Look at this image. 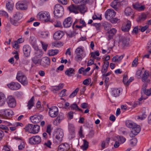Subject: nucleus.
I'll list each match as a JSON object with an SVG mask.
<instances>
[{"instance_id":"nucleus-1","label":"nucleus","mask_w":151,"mask_h":151,"mask_svg":"<svg viewBox=\"0 0 151 151\" xmlns=\"http://www.w3.org/2000/svg\"><path fill=\"white\" fill-rule=\"evenodd\" d=\"M63 7L59 4H56L54 7V13L55 17L57 18L61 17L64 14Z\"/></svg>"},{"instance_id":"nucleus-2","label":"nucleus","mask_w":151,"mask_h":151,"mask_svg":"<svg viewBox=\"0 0 151 151\" xmlns=\"http://www.w3.org/2000/svg\"><path fill=\"white\" fill-rule=\"evenodd\" d=\"M64 133L62 129L60 128L57 129L53 134V138L57 139V142H60L63 140Z\"/></svg>"},{"instance_id":"nucleus-3","label":"nucleus","mask_w":151,"mask_h":151,"mask_svg":"<svg viewBox=\"0 0 151 151\" xmlns=\"http://www.w3.org/2000/svg\"><path fill=\"white\" fill-rule=\"evenodd\" d=\"M16 78L23 85L25 86L27 84L28 81L27 78L21 71H19L17 73Z\"/></svg>"},{"instance_id":"nucleus-4","label":"nucleus","mask_w":151,"mask_h":151,"mask_svg":"<svg viewBox=\"0 0 151 151\" xmlns=\"http://www.w3.org/2000/svg\"><path fill=\"white\" fill-rule=\"evenodd\" d=\"M23 14L19 12H17L12 18L10 19L11 23L13 25L17 26L19 24V21L22 18Z\"/></svg>"},{"instance_id":"nucleus-5","label":"nucleus","mask_w":151,"mask_h":151,"mask_svg":"<svg viewBox=\"0 0 151 151\" xmlns=\"http://www.w3.org/2000/svg\"><path fill=\"white\" fill-rule=\"evenodd\" d=\"M37 18L45 22H47L50 21V16L49 13L47 12H40L37 15Z\"/></svg>"},{"instance_id":"nucleus-6","label":"nucleus","mask_w":151,"mask_h":151,"mask_svg":"<svg viewBox=\"0 0 151 151\" xmlns=\"http://www.w3.org/2000/svg\"><path fill=\"white\" fill-rule=\"evenodd\" d=\"M49 109V114L51 117L54 118L56 117L58 114V110L57 107L53 106L50 108H48Z\"/></svg>"},{"instance_id":"nucleus-7","label":"nucleus","mask_w":151,"mask_h":151,"mask_svg":"<svg viewBox=\"0 0 151 151\" xmlns=\"http://www.w3.org/2000/svg\"><path fill=\"white\" fill-rule=\"evenodd\" d=\"M50 59L48 57H45L40 59V65L44 68H47L50 65Z\"/></svg>"},{"instance_id":"nucleus-8","label":"nucleus","mask_w":151,"mask_h":151,"mask_svg":"<svg viewBox=\"0 0 151 151\" xmlns=\"http://www.w3.org/2000/svg\"><path fill=\"white\" fill-rule=\"evenodd\" d=\"M7 86L9 88L12 90H17L21 87V85L19 83L14 82H12L8 84Z\"/></svg>"},{"instance_id":"nucleus-9","label":"nucleus","mask_w":151,"mask_h":151,"mask_svg":"<svg viewBox=\"0 0 151 151\" xmlns=\"http://www.w3.org/2000/svg\"><path fill=\"white\" fill-rule=\"evenodd\" d=\"M141 130L140 126L136 124L133 128L131 132L129 133V136L131 137H134L135 135L137 134Z\"/></svg>"},{"instance_id":"nucleus-10","label":"nucleus","mask_w":151,"mask_h":151,"mask_svg":"<svg viewBox=\"0 0 151 151\" xmlns=\"http://www.w3.org/2000/svg\"><path fill=\"white\" fill-rule=\"evenodd\" d=\"M41 138L39 136H33L30 138L29 140V142L31 144H37L41 142Z\"/></svg>"},{"instance_id":"nucleus-11","label":"nucleus","mask_w":151,"mask_h":151,"mask_svg":"<svg viewBox=\"0 0 151 151\" xmlns=\"http://www.w3.org/2000/svg\"><path fill=\"white\" fill-rule=\"evenodd\" d=\"M116 14V12L112 9H108L105 13V17L107 19L109 20L112 19L115 17Z\"/></svg>"},{"instance_id":"nucleus-12","label":"nucleus","mask_w":151,"mask_h":151,"mask_svg":"<svg viewBox=\"0 0 151 151\" xmlns=\"http://www.w3.org/2000/svg\"><path fill=\"white\" fill-rule=\"evenodd\" d=\"M0 113L5 117L11 116L13 113L12 110L9 109H3L0 110Z\"/></svg>"},{"instance_id":"nucleus-13","label":"nucleus","mask_w":151,"mask_h":151,"mask_svg":"<svg viewBox=\"0 0 151 151\" xmlns=\"http://www.w3.org/2000/svg\"><path fill=\"white\" fill-rule=\"evenodd\" d=\"M124 0H114L111 4V6L116 10H117L121 5V3Z\"/></svg>"},{"instance_id":"nucleus-14","label":"nucleus","mask_w":151,"mask_h":151,"mask_svg":"<svg viewBox=\"0 0 151 151\" xmlns=\"http://www.w3.org/2000/svg\"><path fill=\"white\" fill-rule=\"evenodd\" d=\"M42 119V116L41 115H35L31 116L30 117V119L32 122L33 123H39Z\"/></svg>"},{"instance_id":"nucleus-15","label":"nucleus","mask_w":151,"mask_h":151,"mask_svg":"<svg viewBox=\"0 0 151 151\" xmlns=\"http://www.w3.org/2000/svg\"><path fill=\"white\" fill-rule=\"evenodd\" d=\"M70 145L67 143L62 144L60 145L58 147V151H69Z\"/></svg>"},{"instance_id":"nucleus-16","label":"nucleus","mask_w":151,"mask_h":151,"mask_svg":"<svg viewBox=\"0 0 151 151\" xmlns=\"http://www.w3.org/2000/svg\"><path fill=\"white\" fill-rule=\"evenodd\" d=\"M24 38L21 37L17 40L13 41L12 42V47H19L20 46L19 44L24 42Z\"/></svg>"},{"instance_id":"nucleus-17","label":"nucleus","mask_w":151,"mask_h":151,"mask_svg":"<svg viewBox=\"0 0 151 151\" xmlns=\"http://www.w3.org/2000/svg\"><path fill=\"white\" fill-rule=\"evenodd\" d=\"M7 102L9 106L11 107H14L16 106L15 100L12 96H9L8 97Z\"/></svg>"},{"instance_id":"nucleus-18","label":"nucleus","mask_w":151,"mask_h":151,"mask_svg":"<svg viewBox=\"0 0 151 151\" xmlns=\"http://www.w3.org/2000/svg\"><path fill=\"white\" fill-rule=\"evenodd\" d=\"M64 119V114L63 113H60L56 119L54 121L53 123L55 125H58Z\"/></svg>"},{"instance_id":"nucleus-19","label":"nucleus","mask_w":151,"mask_h":151,"mask_svg":"<svg viewBox=\"0 0 151 151\" xmlns=\"http://www.w3.org/2000/svg\"><path fill=\"white\" fill-rule=\"evenodd\" d=\"M116 32L117 30L115 28H112L108 31L106 34L108 36V40H110L112 39Z\"/></svg>"},{"instance_id":"nucleus-20","label":"nucleus","mask_w":151,"mask_h":151,"mask_svg":"<svg viewBox=\"0 0 151 151\" xmlns=\"http://www.w3.org/2000/svg\"><path fill=\"white\" fill-rule=\"evenodd\" d=\"M16 7L17 9L22 10H25L27 8L26 4L21 1H19L16 3Z\"/></svg>"},{"instance_id":"nucleus-21","label":"nucleus","mask_w":151,"mask_h":151,"mask_svg":"<svg viewBox=\"0 0 151 151\" xmlns=\"http://www.w3.org/2000/svg\"><path fill=\"white\" fill-rule=\"evenodd\" d=\"M72 22V20L71 18L69 17L64 20L63 22V26L65 27H68L71 26Z\"/></svg>"},{"instance_id":"nucleus-22","label":"nucleus","mask_w":151,"mask_h":151,"mask_svg":"<svg viewBox=\"0 0 151 151\" xmlns=\"http://www.w3.org/2000/svg\"><path fill=\"white\" fill-rule=\"evenodd\" d=\"M131 26V22L130 21L127 20V24L123 25L122 27V30L124 32H127L129 31Z\"/></svg>"},{"instance_id":"nucleus-23","label":"nucleus","mask_w":151,"mask_h":151,"mask_svg":"<svg viewBox=\"0 0 151 151\" xmlns=\"http://www.w3.org/2000/svg\"><path fill=\"white\" fill-rule=\"evenodd\" d=\"M64 35V34L62 31H57L53 35L54 39L55 40H60Z\"/></svg>"},{"instance_id":"nucleus-24","label":"nucleus","mask_w":151,"mask_h":151,"mask_svg":"<svg viewBox=\"0 0 151 151\" xmlns=\"http://www.w3.org/2000/svg\"><path fill=\"white\" fill-rule=\"evenodd\" d=\"M6 98L4 94L0 92V106H2L5 104Z\"/></svg>"},{"instance_id":"nucleus-25","label":"nucleus","mask_w":151,"mask_h":151,"mask_svg":"<svg viewBox=\"0 0 151 151\" xmlns=\"http://www.w3.org/2000/svg\"><path fill=\"white\" fill-rule=\"evenodd\" d=\"M70 12L77 14L78 13L77 8V6L72 4L68 7Z\"/></svg>"},{"instance_id":"nucleus-26","label":"nucleus","mask_w":151,"mask_h":151,"mask_svg":"<svg viewBox=\"0 0 151 151\" xmlns=\"http://www.w3.org/2000/svg\"><path fill=\"white\" fill-rule=\"evenodd\" d=\"M35 50V54L36 56L38 58H41L43 54V52L42 50L38 49V48H34Z\"/></svg>"},{"instance_id":"nucleus-27","label":"nucleus","mask_w":151,"mask_h":151,"mask_svg":"<svg viewBox=\"0 0 151 151\" xmlns=\"http://www.w3.org/2000/svg\"><path fill=\"white\" fill-rule=\"evenodd\" d=\"M40 126L37 124L33 125L32 127V131L30 133L35 134L38 133L40 131Z\"/></svg>"},{"instance_id":"nucleus-28","label":"nucleus","mask_w":151,"mask_h":151,"mask_svg":"<svg viewBox=\"0 0 151 151\" xmlns=\"http://www.w3.org/2000/svg\"><path fill=\"white\" fill-rule=\"evenodd\" d=\"M75 70L72 68H70L65 71V74L68 76L70 77L75 74Z\"/></svg>"},{"instance_id":"nucleus-29","label":"nucleus","mask_w":151,"mask_h":151,"mask_svg":"<svg viewBox=\"0 0 151 151\" xmlns=\"http://www.w3.org/2000/svg\"><path fill=\"white\" fill-rule=\"evenodd\" d=\"M149 76V71L147 70H145L142 75V80L143 82L146 81V80L148 78Z\"/></svg>"},{"instance_id":"nucleus-30","label":"nucleus","mask_w":151,"mask_h":151,"mask_svg":"<svg viewBox=\"0 0 151 151\" xmlns=\"http://www.w3.org/2000/svg\"><path fill=\"white\" fill-rule=\"evenodd\" d=\"M34 96H33L28 102L27 107L29 109H30L34 106Z\"/></svg>"},{"instance_id":"nucleus-31","label":"nucleus","mask_w":151,"mask_h":151,"mask_svg":"<svg viewBox=\"0 0 151 151\" xmlns=\"http://www.w3.org/2000/svg\"><path fill=\"white\" fill-rule=\"evenodd\" d=\"M120 92V89L118 88H114L112 91V95L115 97L119 96Z\"/></svg>"},{"instance_id":"nucleus-32","label":"nucleus","mask_w":151,"mask_h":151,"mask_svg":"<svg viewBox=\"0 0 151 151\" xmlns=\"http://www.w3.org/2000/svg\"><path fill=\"white\" fill-rule=\"evenodd\" d=\"M6 6L8 10L11 11L13 9L14 6L13 3L12 1H8L6 4Z\"/></svg>"},{"instance_id":"nucleus-33","label":"nucleus","mask_w":151,"mask_h":151,"mask_svg":"<svg viewBox=\"0 0 151 151\" xmlns=\"http://www.w3.org/2000/svg\"><path fill=\"white\" fill-rule=\"evenodd\" d=\"M59 52V50L57 49H51L49 50L47 53L49 56H52L57 54Z\"/></svg>"},{"instance_id":"nucleus-34","label":"nucleus","mask_w":151,"mask_h":151,"mask_svg":"<svg viewBox=\"0 0 151 151\" xmlns=\"http://www.w3.org/2000/svg\"><path fill=\"white\" fill-rule=\"evenodd\" d=\"M85 4H83V5L77 6L78 11L79 10L81 13H84L86 10Z\"/></svg>"},{"instance_id":"nucleus-35","label":"nucleus","mask_w":151,"mask_h":151,"mask_svg":"<svg viewBox=\"0 0 151 151\" xmlns=\"http://www.w3.org/2000/svg\"><path fill=\"white\" fill-rule=\"evenodd\" d=\"M31 48H23V51L24 55L27 57L29 55L31 51Z\"/></svg>"},{"instance_id":"nucleus-36","label":"nucleus","mask_w":151,"mask_h":151,"mask_svg":"<svg viewBox=\"0 0 151 151\" xmlns=\"http://www.w3.org/2000/svg\"><path fill=\"white\" fill-rule=\"evenodd\" d=\"M64 43L60 41L55 42L52 43L51 46L59 47L63 46Z\"/></svg>"},{"instance_id":"nucleus-37","label":"nucleus","mask_w":151,"mask_h":151,"mask_svg":"<svg viewBox=\"0 0 151 151\" xmlns=\"http://www.w3.org/2000/svg\"><path fill=\"white\" fill-rule=\"evenodd\" d=\"M136 124L131 121H127L126 122V126L129 128H133Z\"/></svg>"},{"instance_id":"nucleus-38","label":"nucleus","mask_w":151,"mask_h":151,"mask_svg":"<svg viewBox=\"0 0 151 151\" xmlns=\"http://www.w3.org/2000/svg\"><path fill=\"white\" fill-rule=\"evenodd\" d=\"M70 107L71 108V109L77 110H78L79 111H83L82 109H79L78 106L76 104L74 103L70 106Z\"/></svg>"},{"instance_id":"nucleus-39","label":"nucleus","mask_w":151,"mask_h":151,"mask_svg":"<svg viewBox=\"0 0 151 151\" xmlns=\"http://www.w3.org/2000/svg\"><path fill=\"white\" fill-rule=\"evenodd\" d=\"M146 17L145 14H142L137 18V21L138 22H142L146 19Z\"/></svg>"},{"instance_id":"nucleus-40","label":"nucleus","mask_w":151,"mask_h":151,"mask_svg":"<svg viewBox=\"0 0 151 151\" xmlns=\"http://www.w3.org/2000/svg\"><path fill=\"white\" fill-rule=\"evenodd\" d=\"M33 124H28L26 126L24 129L27 132H28L29 133H30L32 131Z\"/></svg>"},{"instance_id":"nucleus-41","label":"nucleus","mask_w":151,"mask_h":151,"mask_svg":"<svg viewBox=\"0 0 151 151\" xmlns=\"http://www.w3.org/2000/svg\"><path fill=\"white\" fill-rule=\"evenodd\" d=\"M91 56L95 59L96 56H99L100 55L99 52L98 50H96L94 52H92L91 53Z\"/></svg>"},{"instance_id":"nucleus-42","label":"nucleus","mask_w":151,"mask_h":151,"mask_svg":"<svg viewBox=\"0 0 151 151\" xmlns=\"http://www.w3.org/2000/svg\"><path fill=\"white\" fill-rule=\"evenodd\" d=\"M79 90L78 88H76L75 90L70 95L69 97L70 98H73L77 93Z\"/></svg>"},{"instance_id":"nucleus-43","label":"nucleus","mask_w":151,"mask_h":151,"mask_svg":"<svg viewBox=\"0 0 151 151\" xmlns=\"http://www.w3.org/2000/svg\"><path fill=\"white\" fill-rule=\"evenodd\" d=\"M83 48H77L75 52L77 54L82 55L83 53Z\"/></svg>"},{"instance_id":"nucleus-44","label":"nucleus","mask_w":151,"mask_h":151,"mask_svg":"<svg viewBox=\"0 0 151 151\" xmlns=\"http://www.w3.org/2000/svg\"><path fill=\"white\" fill-rule=\"evenodd\" d=\"M132 12V9L130 7H127L124 11L125 14L127 16L131 15Z\"/></svg>"},{"instance_id":"nucleus-45","label":"nucleus","mask_w":151,"mask_h":151,"mask_svg":"<svg viewBox=\"0 0 151 151\" xmlns=\"http://www.w3.org/2000/svg\"><path fill=\"white\" fill-rule=\"evenodd\" d=\"M128 76L127 75H124L123 79V82L124 84L126 86H128L129 85L128 82Z\"/></svg>"},{"instance_id":"nucleus-46","label":"nucleus","mask_w":151,"mask_h":151,"mask_svg":"<svg viewBox=\"0 0 151 151\" xmlns=\"http://www.w3.org/2000/svg\"><path fill=\"white\" fill-rule=\"evenodd\" d=\"M52 129V127L51 125L50 124L48 125L47 127L46 132L48 134L49 136L51 135V133Z\"/></svg>"},{"instance_id":"nucleus-47","label":"nucleus","mask_w":151,"mask_h":151,"mask_svg":"<svg viewBox=\"0 0 151 151\" xmlns=\"http://www.w3.org/2000/svg\"><path fill=\"white\" fill-rule=\"evenodd\" d=\"M38 58L36 56L32 58V60L34 64H40V59H38Z\"/></svg>"},{"instance_id":"nucleus-48","label":"nucleus","mask_w":151,"mask_h":151,"mask_svg":"<svg viewBox=\"0 0 151 151\" xmlns=\"http://www.w3.org/2000/svg\"><path fill=\"white\" fill-rule=\"evenodd\" d=\"M137 142V139L136 138H133L130 141V144L132 146H134L136 145Z\"/></svg>"},{"instance_id":"nucleus-49","label":"nucleus","mask_w":151,"mask_h":151,"mask_svg":"<svg viewBox=\"0 0 151 151\" xmlns=\"http://www.w3.org/2000/svg\"><path fill=\"white\" fill-rule=\"evenodd\" d=\"M84 143L82 145L83 150H86L88 148V142L86 140H83Z\"/></svg>"},{"instance_id":"nucleus-50","label":"nucleus","mask_w":151,"mask_h":151,"mask_svg":"<svg viewBox=\"0 0 151 151\" xmlns=\"http://www.w3.org/2000/svg\"><path fill=\"white\" fill-rule=\"evenodd\" d=\"M68 128L70 132H74L75 127L73 124H69Z\"/></svg>"},{"instance_id":"nucleus-51","label":"nucleus","mask_w":151,"mask_h":151,"mask_svg":"<svg viewBox=\"0 0 151 151\" xmlns=\"http://www.w3.org/2000/svg\"><path fill=\"white\" fill-rule=\"evenodd\" d=\"M142 93H144L146 95L149 96L151 94V88L149 89H147L145 91L143 90Z\"/></svg>"},{"instance_id":"nucleus-52","label":"nucleus","mask_w":151,"mask_h":151,"mask_svg":"<svg viewBox=\"0 0 151 151\" xmlns=\"http://www.w3.org/2000/svg\"><path fill=\"white\" fill-rule=\"evenodd\" d=\"M0 129L5 130V132H7V131L9 130V128L6 125L0 124Z\"/></svg>"},{"instance_id":"nucleus-53","label":"nucleus","mask_w":151,"mask_h":151,"mask_svg":"<svg viewBox=\"0 0 151 151\" xmlns=\"http://www.w3.org/2000/svg\"><path fill=\"white\" fill-rule=\"evenodd\" d=\"M117 138L122 143H124L126 141L125 138L122 136H117Z\"/></svg>"},{"instance_id":"nucleus-54","label":"nucleus","mask_w":151,"mask_h":151,"mask_svg":"<svg viewBox=\"0 0 151 151\" xmlns=\"http://www.w3.org/2000/svg\"><path fill=\"white\" fill-rule=\"evenodd\" d=\"M148 27L149 26L147 25L143 27L140 26H139V30H140L142 32H144Z\"/></svg>"},{"instance_id":"nucleus-55","label":"nucleus","mask_w":151,"mask_h":151,"mask_svg":"<svg viewBox=\"0 0 151 151\" xmlns=\"http://www.w3.org/2000/svg\"><path fill=\"white\" fill-rule=\"evenodd\" d=\"M109 20L111 22L113 23H118L120 22L119 20L117 18H112Z\"/></svg>"},{"instance_id":"nucleus-56","label":"nucleus","mask_w":151,"mask_h":151,"mask_svg":"<svg viewBox=\"0 0 151 151\" xmlns=\"http://www.w3.org/2000/svg\"><path fill=\"white\" fill-rule=\"evenodd\" d=\"M52 91L53 93H56L57 91L59 90L57 86H52L51 87Z\"/></svg>"},{"instance_id":"nucleus-57","label":"nucleus","mask_w":151,"mask_h":151,"mask_svg":"<svg viewBox=\"0 0 151 151\" xmlns=\"http://www.w3.org/2000/svg\"><path fill=\"white\" fill-rule=\"evenodd\" d=\"M0 15L4 16L6 18H8L9 16L8 14L4 11H0Z\"/></svg>"},{"instance_id":"nucleus-58","label":"nucleus","mask_w":151,"mask_h":151,"mask_svg":"<svg viewBox=\"0 0 151 151\" xmlns=\"http://www.w3.org/2000/svg\"><path fill=\"white\" fill-rule=\"evenodd\" d=\"M66 90L65 89H63L62 90L59 94V96L60 97H62L65 95V92Z\"/></svg>"},{"instance_id":"nucleus-59","label":"nucleus","mask_w":151,"mask_h":151,"mask_svg":"<svg viewBox=\"0 0 151 151\" xmlns=\"http://www.w3.org/2000/svg\"><path fill=\"white\" fill-rule=\"evenodd\" d=\"M75 59L77 61H81L82 60V58L80 55L77 54L75 57Z\"/></svg>"},{"instance_id":"nucleus-60","label":"nucleus","mask_w":151,"mask_h":151,"mask_svg":"<svg viewBox=\"0 0 151 151\" xmlns=\"http://www.w3.org/2000/svg\"><path fill=\"white\" fill-rule=\"evenodd\" d=\"M139 30L138 26L135 27L132 31V33L134 34H137L138 32V30Z\"/></svg>"},{"instance_id":"nucleus-61","label":"nucleus","mask_w":151,"mask_h":151,"mask_svg":"<svg viewBox=\"0 0 151 151\" xmlns=\"http://www.w3.org/2000/svg\"><path fill=\"white\" fill-rule=\"evenodd\" d=\"M75 137V132H70V134L68 135V138L70 139H71Z\"/></svg>"},{"instance_id":"nucleus-62","label":"nucleus","mask_w":151,"mask_h":151,"mask_svg":"<svg viewBox=\"0 0 151 151\" xmlns=\"http://www.w3.org/2000/svg\"><path fill=\"white\" fill-rule=\"evenodd\" d=\"M147 116L146 115L145 113H143L142 116H137V119H140L141 120H143L145 119Z\"/></svg>"},{"instance_id":"nucleus-63","label":"nucleus","mask_w":151,"mask_h":151,"mask_svg":"<svg viewBox=\"0 0 151 151\" xmlns=\"http://www.w3.org/2000/svg\"><path fill=\"white\" fill-rule=\"evenodd\" d=\"M138 59L137 58H135L132 63V65L133 67H136L137 65Z\"/></svg>"},{"instance_id":"nucleus-64","label":"nucleus","mask_w":151,"mask_h":151,"mask_svg":"<svg viewBox=\"0 0 151 151\" xmlns=\"http://www.w3.org/2000/svg\"><path fill=\"white\" fill-rule=\"evenodd\" d=\"M142 71L140 70H139L137 71L136 74V77L138 78H141L140 75L141 74Z\"/></svg>"}]
</instances>
